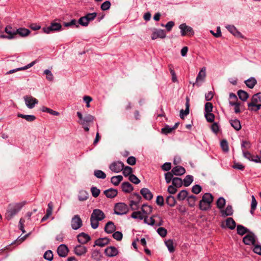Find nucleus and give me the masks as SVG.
Listing matches in <instances>:
<instances>
[{
	"label": "nucleus",
	"mask_w": 261,
	"mask_h": 261,
	"mask_svg": "<svg viewBox=\"0 0 261 261\" xmlns=\"http://www.w3.org/2000/svg\"><path fill=\"white\" fill-rule=\"evenodd\" d=\"M122 190L124 192L130 193L133 190V186L128 182H124L121 185Z\"/></svg>",
	"instance_id": "nucleus-27"
},
{
	"label": "nucleus",
	"mask_w": 261,
	"mask_h": 261,
	"mask_svg": "<svg viewBox=\"0 0 261 261\" xmlns=\"http://www.w3.org/2000/svg\"><path fill=\"white\" fill-rule=\"evenodd\" d=\"M18 117L25 119L29 122H32L36 119V117L33 115H24L22 114H18Z\"/></svg>",
	"instance_id": "nucleus-36"
},
{
	"label": "nucleus",
	"mask_w": 261,
	"mask_h": 261,
	"mask_svg": "<svg viewBox=\"0 0 261 261\" xmlns=\"http://www.w3.org/2000/svg\"><path fill=\"white\" fill-rule=\"evenodd\" d=\"M173 173L176 176L182 175L186 172L185 169L180 166H176L175 167L173 168L171 170Z\"/></svg>",
	"instance_id": "nucleus-22"
},
{
	"label": "nucleus",
	"mask_w": 261,
	"mask_h": 261,
	"mask_svg": "<svg viewBox=\"0 0 261 261\" xmlns=\"http://www.w3.org/2000/svg\"><path fill=\"white\" fill-rule=\"evenodd\" d=\"M43 74L46 75V79L48 81L52 82L54 80V75L49 70H45Z\"/></svg>",
	"instance_id": "nucleus-57"
},
{
	"label": "nucleus",
	"mask_w": 261,
	"mask_h": 261,
	"mask_svg": "<svg viewBox=\"0 0 261 261\" xmlns=\"http://www.w3.org/2000/svg\"><path fill=\"white\" fill-rule=\"evenodd\" d=\"M193 181V177L192 175H188L182 180L183 184L185 187H188Z\"/></svg>",
	"instance_id": "nucleus-43"
},
{
	"label": "nucleus",
	"mask_w": 261,
	"mask_h": 261,
	"mask_svg": "<svg viewBox=\"0 0 261 261\" xmlns=\"http://www.w3.org/2000/svg\"><path fill=\"white\" fill-rule=\"evenodd\" d=\"M94 175L98 178L105 179L106 177V173L100 170H95L94 171Z\"/></svg>",
	"instance_id": "nucleus-46"
},
{
	"label": "nucleus",
	"mask_w": 261,
	"mask_h": 261,
	"mask_svg": "<svg viewBox=\"0 0 261 261\" xmlns=\"http://www.w3.org/2000/svg\"><path fill=\"white\" fill-rule=\"evenodd\" d=\"M129 180L135 184H138L140 182V180L133 174L129 175Z\"/></svg>",
	"instance_id": "nucleus-64"
},
{
	"label": "nucleus",
	"mask_w": 261,
	"mask_h": 261,
	"mask_svg": "<svg viewBox=\"0 0 261 261\" xmlns=\"http://www.w3.org/2000/svg\"><path fill=\"white\" fill-rule=\"evenodd\" d=\"M83 226V221L79 215H74L71 220V227L72 229L76 230Z\"/></svg>",
	"instance_id": "nucleus-5"
},
{
	"label": "nucleus",
	"mask_w": 261,
	"mask_h": 261,
	"mask_svg": "<svg viewBox=\"0 0 261 261\" xmlns=\"http://www.w3.org/2000/svg\"><path fill=\"white\" fill-rule=\"evenodd\" d=\"M88 193L86 191L82 190L80 192L78 199L80 201H85L88 199Z\"/></svg>",
	"instance_id": "nucleus-45"
},
{
	"label": "nucleus",
	"mask_w": 261,
	"mask_h": 261,
	"mask_svg": "<svg viewBox=\"0 0 261 261\" xmlns=\"http://www.w3.org/2000/svg\"><path fill=\"white\" fill-rule=\"evenodd\" d=\"M122 171H123L122 172H123V174L125 177L128 176H129V175L130 174H132L133 169L129 166H126V167L124 166V168H123V170Z\"/></svg>",
	"instance_id": "nucleus-55"
},
{
	"label": "nucleus",
	"mask_w": 261,
	"mask_h": 261,
	"mask_svg": "<svg viewBox=\"0 0 261 261\" xmlns=\"http://www.w3.org/2000/svg\"><path fill=\"white\" fill-rule=\"evenodd\" d=\"M173 175H174L172 171L171 172H168L165 174V180L167 182V184H169L170 182L173 180V179L174 178L173 177Z\"/></svg>",
	"instance_id": "nucleus-56"
},
{
	"label": "nucleus",
	"mask_w": 261,
	"mask_h": 261,
	"mask_svg": "<svg viewBox=\"0 0 261 261\" xmlns=\"http://www.w3.org/2000/svg\"><path fill=\"white\" fill-rule=\"evenodd\" d=\"M25 203V201H23L19 203L10 204L6 213V218L8 220L12 219L20 211Z\"/></svg>",
	"instance_id": "nucleus-1"
},
{
	"label": "nucleus",
	"mask_w": 261,
	"mask_h": 261,
	"mask_svg": "<svg viewBox=\"0 0 261 261\" xmlns=\"http://www.w3.org/2000/svg\"><path fill=\"white\" fill-rule=\"evenodd\" d=\"M91 258L96 261H99L101 259V256L98 251L95 250L91 253Z\"/></svg>",
	"instance_id": "nucleus-52"
},
{
	"label": "nucleus",
	"mask_w": 261,
	"mask_h": 261,
	"mask_svg": "<svg viewBox=\"0 0 261 261\" xmlns=\"http://www.w3.org/2000/svg\"><path fill=\"white\" fill-rule=\"evenodd\" d=\"M123 180L122 175L114 176L111 178V181L115 186H118Z\"/></svg>",
	"instance_id": "nucleus-34"
},
{
	"label": "nucleus",
	"mask_w": 261,
	"mask_h": 261,
	"mask_svg": "<svg viewBox=\"0 0 261 261\" xmlns=\"http://www.w3.org/2000/svg\"><path fill=\"white\" fill-rule=\"evenodd\" d=\"M226 28L234 36L238 38H243L242 34L238 31L234 25H228L226 27Z\"/></svg>",
	"instance_id": "nucleus-19"
},
{
	"label": "nucleus",
	"mask_w": 261,
	"mask_h": 261,
	"mask_svg": "<svg viewBox=\"0 0 261 261\" xmlns=\"http://www.w3.org/2000/svg\"><path fill=\"white\" fill-rule=\"evenodd\" d=\"M96 16L97 13L96 12L87 13L86 15H85L87 19L88 23H89L90 21L93 20L96 18Z\"/></svg>",
	"instance_id": "nucleus-58"
},
{
	"label": "nucleus",
	"mask_w": 261,
	"mask_h": 261,
	"mask_svg": "<svg viewBox=\"0 0 261 261\" xmlns=\"http://www.w3.org/2000/svg\"><path fill=\"white\" fill-rule=\"evenodd\" d=\"M229 104L231 106H234V112L236 113L237 114L241 112L240 109V106L241 105L240 102L232 101V100H229Z\"/></svg>",
	"instance_id": "nucleus-51"
},
{
	"label": "nucleus",
	"mask_w": 261,
	"mask_h": 261,
	"mask_svg": "<svg viewBox=\"0 0 261 261\" xmlns=\"http://www.w3.org/2000/svg\"><path fill=\"white\" fill-rule=\"evenodd\" d=\"M243 242L247 245H254L255 243L254 234L252 232L247 234L243 238Z\"/></svg>",
	"instance_id": "nucleus-12"
},
{
	"label": "nucleus",
	"mask_w": 261,
	"mask_h": 261,
	"mask_svg": "<svg viewBox=\"0 0 261 261\" xmlns=\"http://www.w3.org/2000/svg\"><path fill=\"white\" fill-rule=\"evenodd\" d=\"M140 194L142 195L143 198L147 200H150L153 198V194L147 188H142L140 190Z\"/></svg>",
	"instance_id": "nucleus-16"
},
{
	"label": "nucleus",
	"mask_w": 261,
	"mask_h": 261,
	"mask_svg": "<svg viewBox=\"0 0 261 261\" xmlns=\"http://www.w3.org/2000/svg\"><path fill=\"white\" fill-rule=\"evenodd\" d=\"M166 37V34L164 30L161 29H154L151 35L152 40L157 38L164 39Z\"/></svg>",
	"instance_id": "nucleus-11"
},
{
	"label": "nucleus",
	"mask_w": 261,
	"mask_h": 261,
	"mask_svg": "<svg viewBox=\"0 0 261 261\" xmlns=\"http://www.w3.org/2000/svg\"><path fill=\"white\" fill-rule=\"evenodd\" d=\"M124 168V164L121 161L114 162L109 166L110 169L115 173H119Z\"/></svg>",
	"instance_id": "nucleus-9"
},
{
	"label": "nucleus",
	"mask_w": 261,
	"mask_h": 261,
	"mask_svg": "<svg viewBox=\"0 0 261 261\" xmlns=\"http://www.w3.org/2000/svg\"><path fill=\"white\" fill-rule=\"evenodd\" d=\"M220 213L223 217H226L227 216H232L233 213V210L231 205H228L225 210L222 208L220 211Z\"/></svg>",
	"instance_id": "nucleus-17"
},
{
	"label": "nucleus",
	"mask_w": 261,
	"mask_h": 261,
	"mask_svg": "<svg viewBox=\"0 0 261 261\" xmlns=\"http://www.w3.org/2000/svg\"><path fill=\"white\" fill-rule=\"evenodd\" d=\"M61 28L62 25L60 23L54 22L49 27L43 28L42 30L44 33L49 34L51 32L59 31Z\"/></svg>",
	"instance_id": "nucleus-7"
},
{
	"label": "nucleus",
	"mask_w": 261,
	"mask_h": 261,
	"mask_svg": "<svg viewBox=\"0 0 261 261\" xmlns=\"http://www.w3.org/2000/svg\"><path fill=\"white\" fill-rule=\"evenodd\" d=\"M248 109L251 111H257L261 107V93L253 95L251 101L248 103Z\"/></svg>",
	"instance_id": "nucleus-3"
},
{
	"label": "nucleus",
	"mask_w": 261,
	"mask_h": 261,
	"mask_svg": "<svg viewBox=\"0 0 261 261\" xmlns=\"http://www.w3.org/2000/svg\"><path fill=\"white\" fill-rule=\"evenodd\" d=\"M165 244L170 252L172 253L175 251V248L172 240H168L165 242Z\"/></svg>",
	"instance_id": "nucleus-47"
},
{
	"label": "nucleus",
	"mask_w": 261,
	"mask_h": 261,
	"mask_svg": "<svg viewBox=\"0 0 261 261\" xmlns=\"http://www.w3.org/2000/svg\"><path fill=\"white\" fill-rule=\"evenodd\" d=\"M53 209V203L51 202H50L49 203H48L47 205V208L46 210V214L42 218L41 220V222H44L46 221L49 218V217L52 214Z\"/></svg>",
	"instance_id": "nucleus-24"
},
{
	"label": "nucleus",
	"mask_w": 261,
	"mask_h": 261,
	"mask_svg": "<svg viewBox=\"0 0 261 261\" xmlns=\"http://www.w3.org/2000/svg\"><path fill=\"white\" fill-rule=\"evenodd\" d=\"M105 253L109 257H113L118 254V250L116 247L110 246L105 249Z\"/></svg>",
	"instance_id": "nucleus-14"
},
{
	"label": "nucleus",
	"mask_w": 261,
	"mask_h": 261,
	"mask_svg": "<svg viewBox=\"0 0 261 261\" xmlns=\"http://www.w3.org/2000/svg\"><path fill=\"white\" fill-rule=\"evenodd\" d=\"M53 252L50 250L45 251L43 255V257L48 261H51L53 259Z\"/></svg>",
	"instance_id": "nucleus-54"
},
{
	"label": "nucleus",
	"mask_w": 261,
	"mask_h": 261,
	"mask_svg": "<svg viewBox=\"0 0 261 261\" xmlns=\"http://www.w3.org/2000/svg\"><path fill=\"white\" fill-rule=\"evenodd\" d=\"M245 83L248 88L252 89L257 84V81L254 77H251L246 80Z\"/></svg>",
	"instance_id": "nucleus-33"
},
{
	"label": "nucleus",
	"mask_w": 261,
	"mask_h": 261,
	"mask_svg": "<svg viewBox=\"0 0 261 261\" xmlns=\"http://www.w3.org/2000/svg\"><path fill=\"white\" fill-rule=\"evenodd\" d=\"M199 208L202 211H206L211 208V204L202 202V200H200L199 203Z\"/></svg>",
	"instance_id": "nucleus-50"
},
{
	"label": "nucleus",
	"mask_w": 261,
	"mask_h": 261,
	"mask_svg": "<svg viewBox=\"0 0 261 261\" xmlns=\"http://www.w3.org/2000/svg\"><path fill=\"white\" fill-rule=\"evenodd\" d=\"M104 213L99 209H94L90 216V223L92 228L96 229L98 227V222L102 220L105 218Z\"/></svg>",
	"instance_id": "nucleus-2"
},
{
	"label": "nucleus",
	"mask_w": 261,
	"mask_h": 261,
	"mask_svg": "<svg viewBox=\"0 0 261 261\" xmlns=\"http://www.w3.org/2000/svg\"><path fill=\"white\" fill-rule=\"evenodd\" d=\"M237 233L241 236H243L249 231V230L247 228L241 225H238L237 226Z\"/></svg>",
	"instance_id": "nucleus-41"
},
{
	"label": "nucleus",
	"mask_w": 261,
	"mask_h": 261,
	"mask_svg": "<svg viewBox=\"0 0 261 261\" xmlns=\"http://www.w3.org/2000/svg\"><path fill=\"white\" fill-rule=\"evenodd\" d=\"M201 200L202 202H205V203L211 204L213 201L214 197L211 194L206 193L202 196Z\"/></svg>",
	"instance_id": "nucleus-26"
},
{
	"label": "nucleus",
	"mask_w": 261,
	"mask_h": 261,
	"mask_svg": "<svg viewBox=\"0 0 261 261\" xmlns=\"http://www.w3.org/2000/svg\"><path fill=\"white\" fill-rule=\"evenodd\" d=\"M205 117L207 121L209 122H213L215 119V115L211 112L205 113L204 114Z\"/></svg>",
	"instance_id": "nucleus-59"
},
{
	"label": "nucleus",
	"mask_w": 261,
	"mask_h": 261,
	"mask_svg": "<svg viewBox=\"0 0 261 261\" xmlns=\"http://www.w3.org/2000/svg\"><path fill=\"white\" fill-rule=\"evenodd\" d=\"M30 33V31L29 30L23 28H20L16 30V36L19 35L21 37H25L28 36Z\"/></svg>",
	"instance_id": "nucleus-28"
},
{
	"label": "nucleus",
	"mask_w": 261,
	"mask_h": 261,
	"mask_svg": "<svg viewBox=\"0 0 261 261\" xmlns=\"http://www.w3.org/2000/svg\"><path fill=\"white\" fill-rule=\"evenodd\" d=\"M238 95L242 101H246L249 96L248 94L242 90H239L238 91Z\"/></svg>",
	"instance_id": "nucleus-39"
},
{
	"label": "nucleus",
	"mask_w": 261,
	"mask_h": 261,
	"mask_svg": "<svg viewBox=\"0 0 261 261\" xmlns=\"http://www.w3.org/2000/svg\"><path fill=\"white\" fill-rule=\"evenodd\" d=\"M116 226L112 221H109L105 226V231L107 233H112L116 230Z\"/></svg>",
	"instance_id": "nucleus-21"
},
{
	"label": "nucleus",
	"mask_w": 261,
	"mask_h": 261,
	"mask_svg": "<svg viewBox=\"0 0 261 261\" xmlns=\"http://www.w3.org/2000/svg\"><path fill=\"white\" fill-rule=\"evenodd\" d=\"M26 106L29 109H33L36 104L38 103V100L32 96H25L23 97Z\"/></svg>",
	"instance_id": "nucleus-10"
},
{
	"label": "nucleus",
	"mask_w": 261,
	"mask_h": 261,
	"mask_svg": "<svg viewBox=\"0 0 261 261\" xmlns=\"http://www.w3.org/2000/svg\"><path fill=\"white\" fill-rule=\"evenodd\" d=\"M229 122L231 126L236 130L238 131L241 129V125L240 120L237 119L230 120Z\"/></svg>",
	"instance_id": "nucleus-29"
},
{
	"label": "nucleus",
	"mask_w": 261,
	"mask_h": 261,
	"mask_svg": "<svg viewBox=\"0 0 261 261\" xmlns=\"http://www.w3.org/2000/svg\"><path fill=\"white\" fill-rule=\"evenodd\" d=\"M213 106L211 102H207L204 106V113L212 112L213 111Z\"/></svg>",
	"instance_id": "nucleus-60"
},
{
	"label": "nucleus",
	"mask_w": 261,
	"mask_h": 261,
	"mask_svg": "<svg viewBox=\"0 0 261 261\" xmlns=\"http://www.w3.org/2000/svg\"><path fill=\"white\" fill-rule=\"evenodd\" d=\"M103 193L107 197L109 198H113L117 196L118 191L116 189L110 188L104 191Z\"/></svg>",
	"instance_id": "nucleus-23"
},
{
	"label": "nucleus",
	"mask_w": 261,
	"mask_h": 261,
	"mask_svg": "<svg viewBox=\"0 0 261 261\" xmlns=\"http://www.w3.org/2000/svg\"><path fill=\"white\" fill-rule=\"evenodd\" d=\"M226 225L230 229L233 230L236 226V223L232 218L229 217L226 220Z\"/></svg>",
	"instance_id": "nucleus-32"
},
{
	"label": "nucleus",
	"mask_w": 261,
	"mask_h": 261,
	"mask_svg": "<svg viewBox=\"0 0 261 261\" xmlns=\"http://www.w3.org/2000/svg\"><path fill=\"white\" fill-rule=\"evenodd\" d=\"M131 200L130 201L134 202L135 203L138 204L140 203L142 199L141 196L138 193H134L131 196Z\"/></svg>",
	"instance_id": "nucleus-44"
},
{
	"label": "nucleus",
	"mask_w": 261,
	"mask_h": 261,
	"mask_svg": "<svg viewBox=\"0 0 261 261\" xmlns=\"http://www.w3.org/2000/svg\"><path fill=\"white\" fill-rule=\"evenodd\" d=\"M16 30L10 25H7L5 29V32L8 35H1V38L12 39L16 38Z\"/></svg>",
	"instance_id": "nucleus-8"
},
{
	"label": "nucleus",
	"mask_w": 261,
	"mask_h": 261,
	"mask_svg": "<svg viewBox=\"0 0 261 261\" xmlns=\"http://www.w3.org/2000/svg\"><path fill=\"white\" fill-rule=\"evenodd\" d=\"M100 192V190L95 187L93 186L91 188L92 195L95 198L99 196Z\"/></svg>",
	"instance_id": "nucleus-61"
},
{
	"label": "nucleus",
	"mask_w": 261,
	"mask_h": 261,
	"mask_svg": "<svg viewBox=\"0 0 261 261\" xmlns=\"http://www.w3.org/2000/svg\"><path fill=\"white\" fill-rule=\"evenodd\" d=\"M141 211L144 214H148L152 212V207L147 204H144L142 206Z\"/></svg>",
	"instance_id": "nucleus-48"
},
{
	"label": "nucleus",
	"mask_w": 261,
	"mask_h": 261,
	"mask_svg": "<svg viewBox=\"0 0 261 261\" xmlns=\"http://www.w3.org/2000/svg\"><path fill=\"white\" fill-rule=\"evenodd\" d=\"M206 69L205 67H203L199 72L196 77V83H197L199 81H203L206 76Z\"/></svg>",
	"instance_id": "nucleus-30"
},
{
	"label": "nucleus",
	"mask_w": 261,
	"mask_h": 261,
	"mask_svg": "<svg viewBox=\"0 0 261 261\" xmlns=\"http://www.w3.org/2000/svg\"><path fill=\"white\" fill-rule=\"evenodd\" d=\"M110 240L108 238H99L95 241L94 246L103 247L108 244Z\"/></svg>",
	"instance_id": "nucleus-20"
},
{
	"label": "nucleus",
	"mask_w": 261,
	"mask_h": 261,
	"mask_svg": "<svg viewBox=\"0 0 261 261\" xmlns=\"http://www.w3.org/2000/svg\"><path fill=\"white\" fill-rule=\"evenodd\" d=\"M166 202L170 206L173 207L176 204V201L173 196L169 195L167 197Z\"/></svg>",
	"instance_id": "nucleus-37"
},
{
	"label": "nucleus",
	"mask_w": 261,
	"mask_h": 261,
	"mask_svg": "<svg viewBox=\"0 0 261 261\" xmlns=\"http://www.w3.org/2000/svg\"><path fill=\"white\" fill-rule=\"evenodd\" d=\"M179 28L180 30L181 35L182 36H193L194 34V31L193 29L187 25L186 23H182L179 26Z\"/></svg>",
	"instance_id": "nucleus-6"
},
{
	"label": "nucleus",
	"mask_w": 261,
	"mask_h": 261,
	"mask_svg": "<svg viewBox=\"0 0 261 261\" xmlns=\"http://www.w3.org/2000/svg\"><path fill=\"white\" fill-rule=\"evenodd\" d=\"M188 197V192L186 190H181L177 196V198L179 201H182Z\"/></svg>",
	"instance_id": "nucleus-38"
},
{
	"label": "nucleus",
	"mask_w": 261,
	"mask_h": 261,
	"mask_svg": "<svg viewBox=\"0 0 261 261\" xmlns=\"http://www.w3.org/2000/svg\"><path fill=\"white\" fill-rule=\"evenodd\" d=\"M41 111L43 112H46L54 116H58L59 115V112L45 107H43L41 108Z\"/></svg>",
	"instance_id": "nucleus-53"
},
{
	"label": "nucleus",
	"mask_w": 261,
	"mask_h": 261,
	"mask_svg": "<svg viewBox=\"0 0 261 261\" xmlns=\"http://www.w3.org/2000/svg\"><path fill=\"white\" fill-rule=\"evenodd\" d=\"M183 185V181L181 178L179 177H174L172 180V185L178 188L181 187Z\"/></svg>",
	"instance_id": "nucleus-42"
},
{
	"label": "nucleus",
	"mask_w": 261,
	"mask_h": 261,
	"mask_svg": "<svg viewBox=\"0 0 261 261\" xmlns=\"http://www.w3.org/2000/svg\"><path fill=\"white\" fill-rule=\"evenodd\" d=\"M94 120V117L90 114L86 115L83 118V121H79V123L82 125L89 124L90 122H93Z\"/></svg>",
	"instance_id": "nucleus-25"
},
{
	"label": "nucleus",
	"mask_w": 261,
	"mask_h": 261,
	"mask_svg": "<svg viewBox=\"0 0 261 261\" xmlns=\"http://www.w3.org/2000/svg\"><path fill=\"white\" fill-rule=\"evenodd\" d=\"M129 207L124 203H117L114 206V213L117 215H123L127 213Z\"/></svg>",
	"instance_id": "nucleus-4"
},
{
	"label": "nucleus",
	"mask_w": 261,
	"mask_h": 261,
	"mask_svg": "<svg viewBox=\"0 0 261 261\" xmlns=\"http://www.w3.org/2000/svg\"><path fill=\"white\" fill-rule=\"evenodd\" d=\"M225 204L226 200L222 197L219 198L216 202L217 207L221 210L224 208V206L225 205Z\"/></svg>",
	"instance_id": "nucleus-40"
},
{
	"label": "nucleus",
	"mask_w": 261,
	"mask_h": 261,
	"mask_svg": "<svg viewBox=\"0 0 261 261\" xmlns=\"http://www.w3.org/2000/svg\"><path fill=\"white\" fill-rule=\"evenodd\" d=\"M74 253L78 256L85 254L87 251V248L82 245H77L74 250Z\"/></svg>",
	"instance_id": "nucleus-18"
},
{
	"label": "nucleus",
	"mask_w": 261,
	"mask_h": 261,
	"mask_svg": "<svg viewBox=\"0 0 261 261\" xmlns=\"http://www.w3.org/2000/svg\"><path fill=\"white\" fill-rule=\"evenodd\" d=\"M189 100L188 98H187V101L186 102V109L185 110L182 109L180 111V117L181 119H184V116H187L189 114Z\"/></svg>",
	"instance_id": "nucleus-31"
},
{
	"label": "nucleus",
	"mask_w": 261,
	"mask_h": 261,
	"mask_svg": "<svg viewBox=\"0 0 261 261\" xmlns=\"http://www.w3.org/2000/svg\"><path fill=\"white\" fill-rule=\"evenodd\" d=\"M77 238L79 242L82 244L87 243L91 239L90 237L88 234L84 232H81L79 234Z\"/></svg>",
	"instance_id": "nucleus-15"
},
{
	"label": "nucleus",
	"mask_w": 261,
	"mask_h": 261,
	"mask_svg": "<svg viewBox=\"0 0 261 261\" xmlns=\"http://www.w3.org/2000/svg\"><path fill=\"white\" fill-rule=\"evenodd\" d=\"M131 217L135 219H138L140 220H141L143 219L144 216L143 215L141 211H136L134 212L132 214Z\"/></svg>",
	"instance_id": "nucleus-49"
},
{
	"label": "nucleus",
	"mask_w": 261,
	"mask_h": 261,
	"mask_svg": "<svg viewBox=\"0 0 261 261\" xmlns=\"http://www.w3.org/2000/svg\"><path fill=\"white\" fill-rule=\"evenodd\" d=\"M197 199V197L194 195H191L188 196L187 200L189 206L191 207H193L195 205V202Z\"/></svg>",
	"instance_id": "nucleus-35"
},
{
	"label": "nucleus",
	"mask_w": 261,
	"mask_h": 261,
	"mask_svg": "<svg viewBox=\"0 0 261 261\" xmlns=\"http://www.w3.org/2000/svg\"><path fill=\"white\" fill-rule=\"evenodd\" d=\"M69 251L67 246L65 244L60 245L57 249V253L60 257H66Z\"/></svg>",
	"instance_id": "nucleus-13"
},
{
	"label": "nucleus",
	"mask_w": 261,
	"mask_h": 261,
	"mask_svg": "<svg viewBox=\"0 0 261 261\" xmlns=\"http://www.w3.org/2000/svg\"><path fill=\"white\" fill-rule=\"evenodd\" d=\"M78 23L82 26L87 27L89 23L88 22L87 19L86 17H81L78 20Z\"/></svg>",
	"instance_id": "nucleus-63"
},
{
	"label": "nucleus",
	"mask_w": 261,
	"mask_h": 261,
	"mask_svg": "<svg viewBox=\"0 0 261 261\" xmlns=\"http://www.w3.org/2000/svg\"><path fill=\"white\" fill-rule=\"evenodd\" d=\"M111 5L110 2L107 1L101 5L100 8L103 11H107L110 8Z\"/></svg>",
	"instance_id": "nucleus-62"
}]
</instances>
